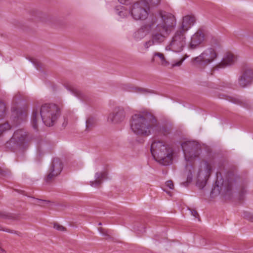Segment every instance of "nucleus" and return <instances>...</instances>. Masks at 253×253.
<instances>
[{
    "mask_svg": "<svg viewBox=\"0 0 253 253\" xmlns=\"http://www.w3.org/2000/svg\"><path fill=\"white\" fill-rule=\"evenodd\" d=\"M158 125L155 116L148 111L139 112L131 117V129L138 135L146 136L151 135Z\"/></svg>",
    "mask_w": 253,
    "mask_h": 253,
    "instance_id": "1",
    "label": "nucleus"
},
{
    "mask_svg": "<svg viewBox=\"0 0 253 253\" xmlns=\"http://www.w3.org/2000/svg\"><path fill=\"white\" fill-rule=\"evenodd\" d=\"M60 115V108L55 104L44 103L40 108L33 110L31 117L32 126L35 129H37L42 120L45 126H52Z\"/></svg>",
    "mask_w": 253,
    "mask_h": 253,
    "instance_id": "2",
    "label": "nucleus"
},
{
    "mask_svg": "<svg viewBox=\"0 0 253 253\" xmlns=\"http://www.w3.org/2000/svg\"><path fill=\"white\" fill-rule=\"evenodd\" d=\"M151 152L154 159L160 164L168 166L172 163L173 150L164 141L155 140L151 144Z\"/></svg>",
    "mask_w": 253,
    "mask_h": 253,
    "instance_id": "3",
    "label": "nucleus"
},
{
    "mask_svg": "<svg viewBox=\"0 0 253 253\" xmlns=\"http://www.w3.org/2000/svg\"><path fill=\"white\" fill-rule=\"evenodd\" d=\"M217 57V53L213 48H208L205 50L200 55L192 60L194 65L201 68H205L212 63Z\"/></svg>",
    "mask_w": 253,
    "mask_h": 253,
    "instance_id": "4",
    "label": "nucleus"
},
{
    "mask_svg": "<svg viewBox=\"0 0 253 253\" xmlns=\"http://www.w3.org/2000/svg\"><path fill=\"white\" fill-rule=\"evenodd\" d=\"M186 33L177 29L174 33L169 44L166 47V49L171 50L175 52L183 50L186 44Z\"/></svg>",
    "mask_w": 253,
    "mask_h": 253,
    "instance_id": "5",
    "label": "nucleus"
},
{
    "mask_svg": "<svg viewBox=\"0 0 253 253\" xmlns=\"http://www.w3.org/2000/svg\"><path fill=\"white\" fill-rule=\"evenodd\" d=\"M150 5L146 0H139L134 3L131 9V15L136 20H144L148 17Z\"/></svg>",
    "mask_w": 253,
    "mask_h": 253,
    "instance_id": "6",
    "label": "nucleus"
},
{
    "mask_svg": "<svg viewBox=\"0 0 253 253\" xmlns=\"http://www.w3.org/2000/svg\"><path fill=\"white\" fill-rule=\"evenodd\" d=\"M181 147L186 161H191L200 155L201 148L195 141H186L182 143Z\"/></svg>",
    "mask_w": 253,
    "mask_h": 253,
    "instance_id": "7",
    "label": "nucleus"
},
{
    "mask_svg": "<svg viewBox=\"0 0 253 253\" xmlns=\"http://www.w3.org/2000/svg\"><path fill=\"white\" fill-rule=\"evenodd\" d=\"M169 34L161 28L160 26H157L152 31L150 39L144 43V46L148 49L155 44L162 43Z\"/></svg>",
    "mask_w": 253,
    "mask_h": 253,
    "instance_id": "8",
    "label": "nucleus"
},
{
    "mask_svg": "<svg viewBox=\"0 0 253 253\" xmlns=\"http://www.w3.org/2000/svg\"><path fill=\"white\" fill-rule=\"evenodd\" d=\"M159 15L161 20L157 26H160L162 29L169 34L176 25L175 17L172 14L165 11H161Z\"/></svg>",
    "mask_w": 253,
    "mask_h": 253,
    "instance_id": "9",
    "label": "nucleus"
},
{
    "mask_svg": "<svg viewBox=\"0 0 253 253\" xmlns=\"http://www.w3.org/2000/svg\"><path fill=\"white\" fill-rule=\"evenodd\" d=\"M253 81V69L251 67L244 66L241 75L238 78V84L242 87H246L250 85Z\"/></svg>",
    "mask_w": 253,
    "mask_h": 253,
    "instance_id": "10",
    "label": "nucleus"
},
{
    "mask_svg": "<svg viewBox=\"0 0 253 253\" xmlns=\"http://www.w3.org/2000/svg\"><path fill=\"white\" fill-rule=\"evenodd\" d=\"M63 165L61 160L57 158H54L49 169V173L45 178L46 182H50L61 173Z\"/></svg>",
    "mask_w": 253,
    "mask_h": 253,
    "instance_id": "11",
    "label": "nucleus"
},
{
    "mask_svg": "<svg viewBox=\"0 0 253 253\" xmlns=\"http://www.w3.org/2000/svg\"><path fill=\"white\" fill-rule=\"evenodd\" d=\"M12 137L22 148L27 147L31 139L29 133L24 129H21L15 131Z\"/></svg>",
    "mask_w": 253,
    "mask_h": 253,
    "instance_id": "12",
    "label": "nucleus"
},
{
    "mask_svg": "<svg viewBox=\"0 0 253 253\" xmlns=\"http://www.w3.org/2000/svg\"><path fill=\"white\" fill-rule=\"evenodd\" d=\"M204 30L200 28L191 36L188 44V48L193 50L199 48L204 42Z\"/></svg>",
    "mask_w": 253,
    "mask_h": 253,
    "instance_id": "13",
    "label": "nucleus"
},
{
    "mask_svg": "<svg viewBox=\"0 0 253 253\" xmlns=\"http://www.w3.org/2000/svg\"><path fill=\"white\" fill-rule=\"evenodd\" d=\"M126 117V112L123 107H116L112 113L108 117V121L110 123L117 124L123 121Z\"/></svg>",
    "mask_w": 253,
    "mask_h": 253,
    "instance_id": "14",
    "label": "nucleus"
},
{
    "mask_svg": "<svg viewBox=\"0 0 253 253\" xmlns=\"http://www.w3.org/2000/svg\"><path fill=\"white\" fill-rule=\"evenodd\" d=\"M196 22V18L195 16L192 15H186L183 18L182 22L181 25L178 27L177 29L183 31L186 33L189 30L192 26Z\"/></svg>",
    "mask_w": 253,
    "mask_h": 253,
    "instance_id": "15",
    "label": "nucleus"
},
{
    "mask_svg": "<svg viewBox=\"0 0 253 253\" xmlns=\"http://www.w3.org/2000/svg\"><path fill=\"white\" fill-rule=\"evenodd\" d=\"M211 171V166L207 161H203L201 163L200 168L197 171V177H199L201 175L204 176L205 179L208 178Z\"/></svg>",
    "mask_w": 253,
    "mask_h": 253,
    "instance_id": "16",
    "label": "nucleus"
},
{
    "mask_svg": "<svg viewBox=\"0 0 253 253\" xmlns=\"http://www.w3.org/2000/svg\"><path fill=\"white\" fill-rule=\"evenodd\" d=\"M107 172L106 171L97 172L95 173V180L90 181V185L94 187H99L104 179L106 178Z\"/></svg>",
    "mask_w": 253,
    "mask_h": 253,
    "instance_id": "17",
    "label": "nucleus"
},
{
    "mask_svg": "<svg viewBox=\"0 0 253 253\" xmlns=\"http://www.w3.org/2000/svg\"><path fill=\"white\" fill-rule=\"evenodd\" d=\"M235 62V56L231 53H227L222 59L220 63L218 65L219 68H225L231 65Z\"/></svg>",
    "mask_w": 253,
    "mask_h": 253,
    "instance_id": "18",
    "label": "nucleus"
},
{
    "mask_svg": "<svg viewBox=\"0 0 253 253\" xmlns=\"http://www.w3.org/2000/svg\"><path fill=\"white\" fill-rule=\"evenodd\" d=\"M148 31L146 25L142 26L134 34V38L136 41H139L144 38L147 34Z\"/></svg>",
    "mask_w": 253,
    "mask_h": 253,
    "instance_id": "19",
    "label": "nucleus"
},
{
    "mask_svg": "<svg viewBox=\"0 0 253 253\" xmlns=\"http://www.w3.org/2000/svg\"><path fill=\"white\" fill-rule=\"evenodd\" d=\"M155 60L162 66H167L169 64V63L166 59L164 54L161 52H156L154 53L153 60Z\"/></svg>",
    "mask_w": 253,
    "mask_h": 253,
    "instance_id": "20",
    "label": "nucleus"
},
{
    "mask_svg": "<svg viewBox=\"0 0 253 253\" xmlns=\"http://www.w3.org/2000/svg\"><path fill=\"white\" fill-rule=\"evenodd\" d=\"M30 13L34 16L36 19L43 22H46L48 18L47 15L37 10H32L30 12Z\"/></svg>",
    "mask_w": 253,
    "mask_h": 253,
    "instance_id": "21",
    "label": "nucleus"
},
{
    "mask_svg": "<svg viewBox=\"0 0 253 253\" xmlns=\"http://www.w3.org/2000/svg\"><path fill=\"white\" fill-rule=\"evenodd\" d=\"M186 169L189 170V172L187 176L186 181L181 183V184L184 186H187L188 184L192 181V172H194V169L192 165H188V164L186 165Z\"/></svg>",
    "mask_w": 253,
    "mask_h": 253,
    "instance_id": "22",
    "label": "nucleus"
},
{
    "mask_svg": "<svg viewBox=\"0 0 253 253\" xmlns=\"http://www.w3.org/2000/svg\"><path fill=\"white\" fill-rule=\"evenodd\" d=\"M5 146L7 148H8L13 151H15L17 149L22 148L12 137L9 140L6 142L5 143Z\"/></svg>",
    "mask_w": 253,
    "mask_h": 253,
    "instance_id": "23",
    "label": "nucleus"
},
{
    "mask_svg": "<svg viewBox=\"0 0 253 253\" xmlns=\"http://www.w3.org/2000/svg\"><path fill=\"white\" fill-rule=\"evenodd\" d=\"M231 101L235 104L240 105L245 108H250V103L247 100L242 99L238 98H232Z\"/></svg>",
    "mask_w": 253,
    "mask_h": 253,
    "instance_id": "24",
    "label": "nucleus"
},
{
    "mask_svg": "<svg viewBox=\"0 0 253 253\" xmlns=\"http://www.w3.org/2000/svg\"><path fill=\"white\" fill-rule=\"evenodd\" d=\"M96 125V120L94 117H89L86 120V130H91Z\"/></svg>",
    "mask_w": 253,
    "mask_h": 253,
    "instance_id": "25",
    "label": "nucleus"
},
{
    "mask_svg": "<svg viewBox=\"0 0 253 253\" xmlns=\"http://www.w3.org/2000/svg\"><path fill=\"white\" fill-rule=\"evenodd\" d=\"M7 107L4 102L0 100V120L3 119L7 113Z\"/></svg>",
    "mask_w": 253,
    "mask_h": 253,
    "instance_id": "26",
    "label": "nucleus"
},
{
    "mask_svg": "<svg viewBox=\"0 0 253 253\" xmlns=\"http://www.w3.org/2000/svg\"><path fill=\"white\" fill-rule=\"evenodd\" d=\"M69 89L72 92L73 94H74L78 98L82 100H85V95L81 92L79 90L74 88H70Z\"/></svg>",
    "mask_w": 253,
    "mask_h": 253,
    "instance_id": "27",
    "label": "nucleus"
},
{
    "mask_svg": "<svg viewBox=\"0 0 253 253\" xmlns=\"http://www.w3.org/2000/svg\"><path fill=\"white\" fill-rule=\"evenodd\" d=\"M98 230L100 233V234L106 237V239L111 238V234L108 229L103 228L102 227H99L98 228Z\"/></svg>",
    "mask_w": 253,
    "mask_h": 253,
    "instance_id": "28",
    "label": "nucleus"
},
{
    "mask_svg": "<svg viewBox=\"0 0 253 253\" xmlns=\"http://www.w3.org/2000/svg\"><path fill=\"white\" fill-rule=\"evenodd\" d=\"M10 128L11 126L8 123H4L3 124H0V136L4 132L10 129Z\"/></svg>",
    "mask_w": 253,
    "mask_h": 253,
    "instance_id": "29",
    "label": "nucleus"
},
{
    "mask_svg": "<svg viewBox=\"0 0 253 253\" xmlns=\"http://www.w3.org/2000/svg\"><path fill=\"white\" fill-rule=\"evenodd\" d=\"M233 185V182L232 180H229L227 182L225 181L222 183V186H224L227 191H229L231 189Z\"/></svg>",
    "mask_w": 253,
    "mask_h": 253,
    "instance_id": "30",
    "label": "nucleus"
},
{
    "mask_svg": "<svg viewBox=\"0 0 253 253\" xmlns=\"http://www.w3.org/2000/svg\"><path fill=\"white\" fill-rule=\"evenodd\" d=\"M149 1V5L151 6H157L159 5L161 1V0H148Z\"/></svg>",
    "mask_w": 253,
    "mask_h": 253,
    "instance_id": "31",
    "label": "nucleus"
},
{
    "mask_svg": "<svg viewBox=\"0 0 253 253\" xmlns=\"http://www.w3.org/2000/svg\"><path fill=\"white\" fill-rule=\"evenodd\" d=\"M0 231H3L6 232L10 233L12 234H18V232L15 230H10L7 228H5L2 226L0 225Z\"/></svg>",
    "mask_w": 253,
    "mask_h": 253,
    "instance_id": "32",
    "label": "nucleus"
},
{
    "mask_svg": "<svg viewBox=\"0 0 253 253\" xmlns=\"http://www.w3.org/2000/svg\"><path fill=\"white\" fill-rule=\"evenodd\" d=\"M54 228L58 230V231H66V228L64 226L58 224V223H54Z\"/></svg>",
    "mask_w": 253,
    "mask_h": 253,
    "instance_id": "33",
    "label": "nucleus"
},
{
    "mask_svg": "<svg viewBox=\"0 0 253 253\" xmlns=\"http://www.w3.org/2000/svg\"><path fill=\"white\" fill-rule=\"evenodd\" d=\"M11 216L8 213L5 212L0 211V218L9 219Z\"/></svg>",
    "mask_w": 253,
    "mask_h": 253,
    "instance_id": "34",
    "label": "nucleus"
},
{
    "mask_svg": "<svg viewBox=\"0 0 253 253\" xmlns=\"http://www.w3.org/2000/svg\"><path fill=\"white\" fill-rule=\"evenodd\" d=\"M188 57L187 55H185V57H184V58H182L181 60H180L179 61L175 62V63H172V67H175V66H180L182 63L183 62V61L186 58H187Z\"/></svg>",
    "mask_w": 253,
    "mask_h": 253,
    "instance_id": "35",
    "label": "nucleus"
},
{
    "mask_svg": "<svg viewBox=\"0 0 253 253\" xmlns=\"http://www.w3.org/2000/svg\"><path fill=\"white\" fill-rule=\"evenodd\" d=\"M16 116L18 118H22L26 116V112H22V111H20L17 110L16 112Z\"/></svg>",
    "mask_w": 253,
    "mask_h": 253,
    "instance_id": "36",
    "label": "nucleus"
},
{
    "mask_svg": "<svg viewBox=\"0 0 253 253\" xmlns=\"http://www.w3.org/2000/svg\"><path fill=\"white\" fill-rule=\"evenodd\" d=\"M246 186H243L240 190V196L241 198H242L244 194L246 193Z\"/></svg>",
    "mask_w": 253,
    "mask_h": 253,
    "instance_id": "37",
    "label": "nucleus"
},
{
    "mask_svg": "<svg viewBox=\"0 0 253 253\" xmlns=\"http://www.w3.org/2000/svg\"><path fill=\"white\" fill-rule=\"evenodd\" d=\"M166 185L170 189H172L174 188V185L172 181L168 180L166 182Z\"/></svg>",
    "mask_w": 253,
    "mask_h": 253,
    "instance_id": "38",
    "label": "nucleus"
},
{
    "mask_svg": "<svg viewBox=\"0 0 253 253\" xmlns=\"http://www.w3.org/2000/svg\"><path fill=\"white\" fill-rule=\"evenodd\" d=\"M206 181H202L201 182H200L199 180H198V181L197 182V185L201 189H203L205 187V186L206 185Z\"/></svg>",
    "mask_w": 253,
    "mask_h": 253,
    "instance_id": "39",
    "label": "nucleus"
},
{
    "mask_svg": "<svg viewBox=\"0 0 253 253\" xmlns=\"http://www.w3.org/2000/svg\"><path fill=\"white\" fill-rule=\"evenodd\" d=\"M132 0H118V1L122 4L128 5L130 4Z\"/></svg>",
    "mask_w": 253,
    "mask_h": 253,
    "instance_id": "40",
    "label": "nucleus"
},
{
    "mask_svg": "<svg viewBox=\"0 0 253 253\" xmlns=\"http://www.w3.org/2000/svg\"><path fill=\"white\" fill-rule=\"evenodd\" d=\"M191 214L195 217H198L199 216L197 211L195 210H190Z\"/></svg>",
    "mask_w": 253,
    "mask_h": 253,
    "instance_id": "41",
    "label": "nucleus"
},
{
    "mask_svg": "<svg viewBox=\"0 0 253 253\" xmlns=\"http://www.w3.org/2000/svg\"><path fill=\"white\" fill-rule=\"evenodd\" d=\"M245 216L252 222H253V215L250 213H247L245 215Z\"/></svg>",
    "mask_w": 253,
    "mask_h": 253,
    "instance_id": "42",
    "label": "nucleus"
},
{
    "mask_svg": "<svg viewBox=\"0 0 253 253\" xmlns=\"http://www.w3.org/2000/svg\"><path fill=\"white\" fill-rule=\"evenodd\" d=\"M6 174V172L5 170H3L0 167V175L1 176H5Z\"/></svg>",
    "mask_w": 253,
    "mask_h": 253,
    "instance_id": "43",
    "label": "nucleus"
},
{
    "mask_svg": "<svg viewBox=\"0 0 253 253\" xmlns=\"http://www.w3.org/2000/svg\"><path fill=\"white\" fill-rule=\"evenodd\" d=\"M119 15L121 17H124L125 15L124 14V12L122 11H119L118 12Z\"/></svg>",
    "mask_w": 253,
    "mask_h": 253,
    "instance_id": "44",
    "label": "nucleus"
},
{
    "mask_svg": "<svg viewBox=\"0 0 253 253\" xmlns=\"http://www.w3.org/2000/svg\"><path fill=\"white\" fill-rule=\"evenodd\" d=\"M0 253H6V252L2 248L0 249Z\"/></svg>",
    "mask_w": 253,
    "mask_h": 253,
    "instance_id": "45",
    "label": "nucleus"
},
{
    "mask_svg": "<svg viewBox=\"0 0 253 253\" xmlns=\"http://www.w3.org/2000/svg\"><path fill=\"white\" fill-rule=\"evenodd\" d=\"M215 183H216V186H217V187H219V182H218V180H216V181Z\"/></svg>",
    "mask_w": 253,
    "mask_h": 253,
    "instance_id": "46",
    "label": "nucleus"
},
{
    "mask_svg": "<svg viewBox=\"0 0 253 253\" xmlns=\"http://www.w3.org/2000/svg\"><path fill=\"white\" fill-rule=\"evenodd\" d=\"M67 125V122H64V123H63V125L64 126H66Z\"/></svg>",
    "mask_w": 253,
    "mask_h": 253,
    "instance_id": "47",
    "label": "nucleus"
},
{
    "mask_svg": "<svg viewBox=\"0 0 253 253\" xmlns=\"http://www.w3.org/2000/svg\"><path fill=\"white\" fill-rule=\"evenodd\" d=\"M141 90H142V91H143L144 92L146 91V90L145 89H143V88H141Z\"/></svg>",
    "mask_w": 253,
    "mask_h": 253,
    "instance_id": "48",
    "label": "nucleus"
},
{
    "mask_svg": "<svg viewBox=\"0 0 253 253\" xmlns=\"http://www.w3.org/2000/svg\"><path fill=\"white\" fill-rule=\"evenodd\" d=\"M102 225V223H101V222H99V223H98V225Z\"/></svg>",
    "mask_w": 253,
    "mask_h": 253,
    "instance_id": "49",
    "label": "nucleus"
}]
</instances>
